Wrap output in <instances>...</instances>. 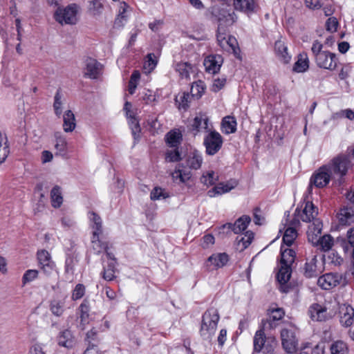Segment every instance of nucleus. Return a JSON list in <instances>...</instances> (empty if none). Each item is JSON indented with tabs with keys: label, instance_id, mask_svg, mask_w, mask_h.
I'll use <instances>...</instances> for the list:
<instances>
[{
	"label": "nucleus",
	"instance_id": "35",
	"mask_svg": "<svg viewBox=\"0 0 354 354\" xmlns=\"http://www.w3.org/2000/svg\"><path fill=\"white\" fill-rule=\"evenodd\" d=\"M128 8L129 6L124 1L120 3L119 13L114 22L115 27L120 28L124 26V23L127 21V17L125 13Z\"/></svg>",
	"mask_w": 354,
	"mask_h": 354
},
{
	"label": "nucleus",
	"instance_id": "10",
	"mask_svg": "<svg viewBox=\"0 0 354 354\" xmlns=\"http://www.w3.org/2000/svg\"><path fill=\"white\" fill-rule=\"evenodd\" d=\"M317 65L319 68L333 71L337 66L336 57L334 53L323 51L315 57Z\"/></svg>",
	"mask_w": 354,
	"mask_h": 354
},
{
	"label": "nucleus",
	"instance_id": "16",
	"mask_svg": "<svg viewBox=\"0 0 354 354\" xmlns=\"http://www.w3.org/2000/svg\"><path fill=\"white\" fill-rule=\"evenodd\" d=\"M354 322V308L350 305H343L339 308V322L344 327L351 326Z\"/></svg>",
	"mask_w": 354,
	"mask_h": 354
},
{
	"label": "nucleus",
	"instance_id": "37",
	"mask_svg": "<svg viewBox=\"0 0 354 354\" xmlns=\"http://www.w3.org/2000/svg\"><path fill=\"white\" fill-rule=\"evenodd\" d=\"M331 354H348V348L342 340L334 342L330 347Z\"/></svg>",
	"mask_w": 354,
	"mask_h": 354
},
{
	"label": "nucleus",
	"instance_id": "20",
	"mask_svg": "<svg viewBox=\"0 0 354 354\" xmlns=\"http://www.w3.org/2000/svg\"><path fill=\"white\" fill-rule=\"evenodd\" d=\"M222 59L220 56L210 55L204 61V66L206 71L215 74L217 73L221 68Z\"/></svg>",
	"mask_w": 354,
	"mask_h": 354
},
{
	"label": "nucleus",
	"instance_id": "27",
	"mask_svg": "<svg viewBox=\"0 0 354 354\" xmlns=\"http://www.w3.org/2000/svg\"><path fill=\"white\" fill-rule=\"evenodd\" d=\"M236 120L233 116H225L222 120V131L225 134L233 133L236 131Z\"/></svg>",
	"mask_w": 354,
	"mask_h": 354
},
{
	"label": "nucleus",
	"instance_id": "3",
	"mask_svg": "<svg viewBox=\"0 0 354 354\" xmlns=\"http://www.w3.org/2000/svg\"><path fill=\"white\" fill-rule=\"evenodd\" d=\"M77 9L78 6L75 3H71L66 8L58 7L54 17L60 24H75L77 21Z\"/></svg>",
	"mask_w": 354,
	"mask_h": 354
},
{
	"label": "nucleus",
	"instance_id": "13",
	"mask_svg": "<svg viewBox=\"0 0 354 354\" xmlns=\"http://www.w3.org/2000/svg\"><path fill=\"white\" fill-rule=\"evenodd\" d=\"M318 214V209L312 202L306 203L305 207L301 212L298 208L295 209V216L300 218V219L306 223H310L315 219Z\"/></svg>",
	"mask_w": 354,
	"mask_h": 354
},
{
	"label": "nucleus",
	"instance_id": "9",
	"mask_svg": "<svg viewBox=\"0 0 354 354\" xmlns=\"http://www.w3.org/2000/svg\"><path fill=\"white\" fill-rule=\"evenodd\" d=\"M310 313L313 320L322 322L332 318L335 315V311L329 309L326 306L315 304L310 307Z\"/></svg>",
	"mask_w": 354,
	"mask_h": 354
},
{
	"label": "nucleus",
	"instance_id": "56",
	"mask_svg": "<svg viewBox=\"0 0 354 354\" xmlns=\"http://www.w3.org/2000/svg\"><path fill=\"white\" fill-rule=\"evenodd\" d=\"M39 266H40V269L42 270V272L46 275L49 276L53 272V271L55 270V265L54 262L52 261H48V263L46 262L44 264H40Z\"/></svg>",
	"mask_w": 354,
	"mask_h": 354
},
{
	"label": "nucleus",
	"instance_id": "12",
	"mask_svg": "<svg viewBox=\"0 0 354 354\" xmlns=\"http://www.w3.org/2000/svg\"><path fill=\"white\" fill-rule=\"evenodd\" d=\"M67 296L65 295H57L49 302V310L56 317H61L66 310Z\"/></svg>",
	"mask_w": 354,
	"mask_h": 354
},
{
	"label": "nucleus",
	"instance_id": "49",
	"mask_svg": "<svg viewBox=\"0 0 354 354\" xmlns=\"http://www.w3.org/2000/svg\"><path fill=\"white\" fill-rule=\"evenodd\" d=\"M254 234L252 231H247L244 234H240L236 236L237 243H251L254 240Z\"/></svg>",
	"mask_w": 354,
	"mask_h": 354
},
{
	"label": "nucleus",
	"instance_id": "43",
	"mask_svg": "<svg viewBox=\"0 0 354 354\" xmlns=\"http://www.w3.org/2000/svg\"><path fill=\"white\" fill-rule=\"evenodd\" d=\"M115 264L116 262L111 261L106 267L104 268L102 277L105 280L111 281L115 278Z\"/></svg>",
	"mask_w": 354,
	"mask_h": 354
},
{
	"label": "nucleus",
	"instance_id": "14",
	"mask_svg": "<svg viewBox=\"0 0 354 354\" xmlns=\"http://www.w3.org/2000/svg\"><path fill=\"white\" fill-rule=\"evenodd\" d=\"M91 226L93 229V236L91 243L100 242V235L102 232V221L100 216L94 212H90L88 214Z\"/></svg>",
	"mask_w": 354,
	"mask_h": 354
},
{
	"label": "nucleus",
	"instance_id": "33",
	"mask_svg": "<svg viewBox=\"0 0 354 354\" xmlns=\"http://www.w3.org/2000/svg\"><path fill=\"white\" fill-rule=\"evenodd\" d=\"M234 8L245 12H251L254 10V0H234Z\"/></svg>",
	"mask_w": 354,
	"mask_h": 354
},
{
	"label": "nucleus",
	"instance_id": "30",
	"mask_svg": "<svg viewBox=\"0 0 354 354\" xmlns=\"http://www.w3.org/2000/svg\"><path fill=\"white\" fill-rule=\"evenodd\" d=\"M308 68L309 60L307 54H299L297 61L294 64L293 71L297 73H304L306 71Z\"/></svg>",
	"mask_w": 354,
	"mask_h": 354
},
{
	"label": "nucleus",
	"instance_id": "40",
	"mask_svg": "<svg viewBox=\"0 0 354 354\" xmlns=\"http://www.w3.org/2000/svg\"><path fill=\"white\" fill-rule=\"evenodd\" d=\"M173 149L167 151L165 154V160L167 162H175L182 160V153L178 147H172Z\"/></svg>",
	"mask_w": 354,
	"mask_h": 354
},
{
	"label": "nucleus",
	"instance_id": "26",
	"mask_svg": "<svg viewBox=\"0 0 354 354\" xmlns=\"http://www.w3.org/2000/svg\"><path fill=\"white\" fill-rule=\"evenodd\" d=\"M183 140V136L179 131L171 130L165 136V140L169 147H178Z\"/></svg>",
	"mask_w": 354,
	"mask_h": 354
},
{
	"label": "nucleus",
	"instance_id": "32",
	"mask_svg": "<svg viewBox=\"0 0 354 354\" xmlns=\"http://www.w3.org/2000/svg\"><path fill=\"white\" fill-rule=\"evenodd\" d=\"M250 221V217L247 215L239 218L234 223H232L234 234H238L245 230Z\"/></svg>",
	"mask_w": 354,
	"mask_h": 354
},
{
	"label": "nucleus",
	"instance_id": "15",
	"mask_svg": "<svg viewBox=\"0 0 354 354\" xmlns=\"http://www.w3.org/2000/svg\"><path fill=\"white\" fill-rule=\"evenodd\" d=\"M292 273L290 266L280 264L279 271L277 274V279L279 283V290L282 292H288L289 287L287 283L289 281Z\"/></svg>",
	"mask_w": 354,
	"mask_h": 354
},
{
	"label": "nucleus",
	"instance_id": "25",
	"mask_svg": "<svg viewBox=\"0 0 354 354\" xmlns=\"http://www.w3.org/2000/svg\"><path fill=\"white\" fill-rule=\"evenodd\" d=\"M175 70L182 79H189L190 73H194V66L189 62H178L175 65Z\"/></svg>",
	"mask_w": 354,
	"mask_h": 354
},
{
	"label": "nucleus",
	"instance_id": "61",
	"mask_svg": "<svg viewBox=\"0 0 354 354\" xmlns=\"http://www.w3.org/2000/svg\"><path fill=\"white\" fill-rule=\"evenodd\" d=\"M323 45L318 41L315 40L312 46L311 51L315 57H316L318 54L322 53L324 50H322Z\"/></svg>",
	"mask_w": 354,
	"mask_h": 354
},
{
	"label": "nucleus",
	"instance_id": "38",
	"mask_svg": "<svg viewBox=\"0 0 354 354\" xmlns=\"http://www.w3.org/2000/svg\"><path fill=\"white\" fill-rule=\"evenodd\" d=\"M52 205L54 207H59L63 202V198L60 187L58 186L54 187L50 192Z\"/></svg>",
	"mask_w": 354,
	"mask_h": 354
},
{
	"label": "nucleus",
	"instance_id": "31",
	"mask_svg": "<svg viewBox=\"0 0 354 354\" xmlns=\"http://www.w3.org/2000/svg\"><path fill=\"white\" fill-rule=\"evenodd\" d=\"M63 128L66 132L73 131L76 126L75 118L73 113L71 110L66 111L63 115Z\"/></svg>",
	"mask_w": 354,
	"mask_h": 354
},
{
	"label": "nucleus",
	"instance_id": "24",
	"mask_svg": "<svg viewBox=\"0 0 354 354\" xmlns=\"http://www.w3.org/2000/svg\"><path fill=\"white\" fill-rule=\"evenodd\" d=\"M290 245H286V247ZM295 254L296 253L292 249L285 248L284 245H281L280 264L291 266L294 262Z\"/></svg>",
	"mask_w": 354,
	"mask_h": 354
},
{
	"label": "nucleus",
	"instance_id": "50",
	"mask_svg": "<svg viewBox=\"0 0 354 354\" xmlns=\"http://www.w3.org/2000/svg\"><path fill=\"white\" fill-rule=\"evenodd\" d=\"M39 272L37 270H28L25 272L22 277V283L24 286L30 283L38 277Z\"/></svg>",
	"mask_w": 354,
	"mask_h": 354
},
{
	"label": "nucleus",
	"instance_id": "55",
	"mask_svg": "<svg viewBox=\"0 0 354 354\" xmlns=\"http://www.w3.org/2000/svg\"><path fill=\"white\" fill-rule=\"evenodd\" d=\"M225 83H226V79L225 77L215 78L213 80V83H212V85L211 90L213 92L216 93V92L219 91L221 88H223V86H225Z\"/></svg>",
	"mask_w": 354,
	"mask_h": 354
},
{
	"label": "nucleus",
	"instance_id": "59",
	"mask_svg": "<svg viewBox=\"0 0 354 354\" xmlns=\"http://www.w3.org/2000/svg\"><path fill=\"white\" fill-rule=\"evenodd\" d=\"M232 233H234V230L232 223H227L218 228V234L221 235H228L231 234Z\"/></svg>",
	"mask_w": 354,
	"mask_h": 354
},
{
	"label": "nucleus",
	"instance_id": "62",
	"mask_svg": "<svg viewBox=\"0 0 354 354\" xmlns=\"http://www.w3.org/2000/svg\"><path fill=\"white\" fill-rule=\"evenodd\" d=\"M306 7L313 10H317L322 7V3L319 0H305Z\"/></svg>",
	"mask_w": 354,
	"mask_h": 354
},
{
	"label": "nucleus",
	"instance_id": "58",
	"mask_svg": "<svg viewBox=\"0 0 354 354\" xmlns=\"http://www.w3.org/2000/svg\"><path fill=\"white\" fill-rule=\"evenodd\" d=\"M37 259L39 265L46 262L52 261L49 252L46 250H40L37 252Z\"/></svg>",
	"mask_w": 354,
	"mask_h": 354
},
{
	"label": "nucleus",
	"instance_id": "47",
	"mask_svg": "<svg viewBox=\"0 0 354 354\" xmlns=\"http://www.w3.org/2000/svg\"><path fill=\"white\" fill-rule=\"evenodd\" d=\"M66 141L62 137H57L56 138L55 149L57 150L56 155L64 156L66 152Z\"/></svg>",
	"mask_w": 354,
	"mask_h": 354
},
{
	"label": "nucleus",
	"instance_id": "11",
	"mask_svg": "<svg viewBox=\"0 0 354 354\" xmlns=\"http://www.w3.org/2000/svg\"><path fill=\"white\" fill-rule=\"evenodd\" d=\"M230 257L225 252H219L212 254L208 257L206 267L209 270H215L227 265Z\"/></svg>",
	"mask_w": 354,
	"mask_h": 354
},
{
	"label": "nucleus",
	"instance_id": "6",
	"mask_svg": "<svg viewBox=\"0 0 354 354\" xmlns=\"http://www.w3.org/2000/svg\"><path fill=\"white\" fill-rule=\"evenodd\" d=\"M297 328L293 325L283 328L281 330V339L283 348L287 353H293L297 350V339L295 335Z\"/></svg>",
	"mask_w": 354,
	"mask_h": 354
},
{
	"label": "nucleus",
	"instance_id": "4",
	"mask_svg": "<svg viewBox=\"0 0 354 354\" xmlns=\"http://www.w3.org/2000/svg\"><path fill=\"white\" fill-rule=\"evenodd\" d=\"M223 143V137L216 131H210L205 136L203 139L205 152L209 156H214L221 149Z\"/></svg>",
	"mask_w": 354,
	"mask_h": 354
},
{
	"label": "nucleus",
	"instance_id": "29",
	"mask_svg": "<svg viewBox=\"0 0 354 354\" xmlns=\"http://www.w3.org/2000/svg\"><path fill=\"white\" fill-rule=\"evenodd\" d=\"M339 222L343 225L354 222V211L351 207H345L340 209L338 214Z\"/></svg>",
	"mask_w": 354,
	"mask_h": 354
},
{
	"label": "nucleus",
	"instance_id": "34",
	"mask_svg": "<svg viewBox=\"0 0 354 354\" xmlns=\"http://www.w3.org/2000/svg\"><path fill=\"white\" fill-rule=\"evenodd\" d=\"M192 129L199 132L202 130L208 129V118L206 115L200 114L196 115L192 124Z\"/></svg>",
	"mask_w": 354,
	"mask_h": 354
},
{
	"label": "nucleus",
	"instance_id": "21",
	"mask_svg": "<svg viewBox=\"0 0 354 354\" xmlns=\"http://www.w3.org/2000/svg\"><path fill=\"white\" fill-rule=\"evenodd\" d=\"M203 161L202 154L196 150L190 152L186 158V165L191 169L197 170L200 169Z\"/></svg>",
	"mask_w": 354,
	"mask_h": 354
},
{
	"label": "nucleus",
	"instance_id": "39",
	"mask_svg": "<svg viewBox=\"0 0 354 354\" xmlns=\"http://www.w3.org/2000/svg\"><path fill=\"white\" fill-rule=\"evenodd\" d=\"M80 311V318L81 320V323L82 324H85L88 322V319L89 317V301L86 299H84L82 303L80 304L79 307Z\"/></svg>",
	"mask_w": 354,
	"mask_h": 354
},
{
	"label": "nucleus",
	"instance_id": "36",
	"mask_svg": "<svg viewBox=\"0 0 354 354\" xmlns=\"http://www.w3.org/2000/svg\"><path fill=\"white\" fill-rule=\"evenodd\" d=\"M218 180V176L214 171H207L203 174L200 181L207 187L214 185Z\"/></svg>",
	"mask_w": 354,
	"mask_h": 354
},
{
	"label": "nucleus",
	"instance_id": "22",
	"mask_svg": "<svg viewBox=\"0 0 354 354\" xmlns=\"http://www.w3.org/2000/svg\"><path fill=\"white\" fill-rule=\"evenodd\" d=\"M236 181H230L227 183H219L212 189L208 191L207 194L209 197H214L216 195H221L229 192L236 186Z\"/></svg>",
	"mask_w": 354,
	"mask_h": 354
},
{
	"label": "nucleus",
	"instance_id": "41",
	"mask_svg": "<svg viewBox=\"0 0 354 354\" xmlns=\"http://www.w3.org/2000/svg\"><path fill=\"white\" fill-rule=\"evenodd\" d=\"M304 274L308 278L317 277L319 274V271L317 270L315 258H313L310 262H307L305 264Z\"/></svg>",
	"mask_w": 354,
	"mask_h": 354
},
{
	"label": "nucleus",
	"instance_id": "48",
	"mask_svg": "<svg viewBox=\"0 0 354 354\" xmlns=\"http://www.w3.org/2000/svg\"><path fill=\"white\" fill-rule=\"evenodd\" d=\"M168 197V194L163 189L159 187H154L150 194V198L152 201L164 199Z\"/></svg>",
	"mask_w": 354,
	"mask_h": 354
},
{
	"label": "nucleus",
	"instance_id": "64",
	"mask_svg": "<svg viewBox=\"0 0 354 354\" xmlns=\"http://www.w3.org/2000/svg\"><path fill=\"white\" fill-rule=\"evenodd\" d=\"M351 71V67L349 65L344 66V67H342V68L341 69V71L339 73V77L341 80L346 79L348 77Z\"/></svg>",
	"mask_w": 354,
	"mask_h": 354
},
{
	"label": "nucleus",
	"instance_id": "53",
	"mask_svg": "<svg viewBox=\"0 0 354 354\" xmlns=\"http://www.w3.org/2000/svg\"><path fill=\"white\" fill-rule=\"evenodd\" d=\"M62 102L61 101V95L59 92H57L55 95V100L53 104V108L55 110V113L57 117H60L62 113Z\"/></svg>",
	"mask_w": 354,
	"mask_h": 354
},
{
	"label": "nucleus",
	"instance_id": "57",
	"mask_svg": "<svg viewBox=\"0 0 354 354\" xmlns=\"http://www.w3.org/2000/svg\"><path fill=\"white\" fill-rule=\"evenodd\" d=\"M339 22L335 17H330L326 22V30L331 32L337 31Z\"/></svg>",
	"mask_w": 354,
	"mask_h": 354
},
{
	"label": "nucleus",
	"instance_id": "63",
	"mask_svg": "<svg viewBox=\"0 0 354 354\" xmlns=\"http://www.w3.org/2000/svg\"><path fill=\"white\" fill-rule=\"evenodd\" d=\"M339 117H345L351 120L354 119V112L351 109H344L336 113Z\"/></svg>",
	"mask_w": 354,
	"mask_h": 354
},
{
	"label": "nucleus",
	"instance_id": "5",
	"mask_svg": "<svg viewBox=\"0 0 354 354\" xmlns=\"http://www.w3.org/2000/svg\"><path fill=\"white\" fill-rule=\"evenodd\" d=\"M212 15L216 17L219 22L218 28L217 39L220 41L225 39V37L221 33L222 26H228L232 25L236 21V17L234 12H230L225 9L214 8Z\"/></svg>",
	"mask_w": 354,
	"mask_h": 354
},
{
	"label": "nucleus",
	"instance_id": "1",
	"mask_svg": "<svg viewBox=\"0 0 354 354\" xmlns=\"http://www.w3.org/2000/svg\"><path fill=\"white\" fill-rule=\"evenodd\" d=\"M350 165L349 158L343 154L335 157L328 165L321 167L310 178L308 190L313 185L318 188L326 186L330 179H335L339 184L343 183V177L346 174Z\"/></svg>",
	"mask_w": 354,
	"mask_h": 354
},
{
	"label": "nucleus",
	"instance_id": "54",
	"mask_svg": "<svg viewBox=\"0 0 354 354\" xmlns=\"http://www.w3.org/2000/svg\"><path fill=\"white\" fill-rule=\"evenodd\" d=\"M153 53H149L147 56V60L145 61L144 67L145 69H148L149 72L152 71L157 64V60L155 59Z\"/></svg>",
	"mask_w": 354,
	"mask_h": 354
},
{
	"label": "nucleus",
	"instance_id": "2",
	"mask_svg": "<svg viewBox=\"0 0 354 354\" xmlns=\"http://www.w3.org/2000/svg\"><path fill=\"white\" fill-rule=\"evenodd\" d=\"M218 310L210 308L203 315L200 334L205 339H209L214 335L219 320Z\"/></svg>",
	"mask_w": 354,
	"mask_h": 354
},
{
	"label": "nucleus",
	"instance_id": "19",
	"mask_svg": "<svg viewBox=\"0 0 354 354\" xmlns=\"http://www.w3.org/2000/svg\"><path fill=\"white\" fill-rule=\"evenodd\" d=\"M274 53L277 57L284 64H288L291 59V55L288 51V47L283 41L279 39L274 43Z\"/></svg>",
	"mask_w": 354,
	"mask_h": 354
},
{
	"label": "nucleus",
	"instance_id": "23",
	"mask_svg": "<svg viewBox=\"0 0 354 354\" xmlns=\"http://www.w3.org/2000/svg\"><path fill=\"white\" fill-rule=\"evenodd\" d=\"M57 343L59 346L66 348H72L75 344V339L72 333L69 330H64L61 331L57 337Z\"/></svg>",
	"mask_w": 354,
	"mask_h": 354
},
{
	"label": "nucleus",
	"instance_id": "44",
	"mask_svg": "<svg viewBox=\"0 0 354 354\" xmlns=\"http://www.w3.org/2000/svg\"><path fill=\"white\" fill-rule=\"evenodd\" d=\"M104 6L100 0L89 1L88 10L94 16H99L103 12Z\"/></svg>",
	"mask_w": 354,
	"mask_h": 354
},
{
	"label": "nucleus",
	"instance_id": "18",
	"mask_svg": "<svg viewBox=\"0 0 354 354\" xmlns=\"http://www.w3.org/2000/svg\"><path fill=\"white\" fill-rule=\"evenodd\" d=\"M102 71V65L95 59L88 58L86 60L84 76L91 79H97Z\"/></svg>",
	"mask_w": 354,
	"mask_h": 354
},
{
	"label": "nucleus",
	"instance_id": "51",
	"mask_svg": "<svg viewBox=\"0 0 354 354\" xmlns=\"http://www.w3.org/2000/svg\"><path fill=\"white\" fill-rule=\"evenodd\" d=\"M85 294V287L82 283H78L75 286L73 290L71 299L73 301L80 299Z\"/></svg>",
	"mask_w": 354,
	"mask_h": 354
},
{
	"label": "nucleus",
	"instance_id": "52",
	"mask_svg": "<svg viewBox=\"0 0 354 354\" xmlns=\"http://www.w3.org/2000/svg\"><path fill=\"white\" fill-rule=\"evenodd\" d=\"M270 322L272 321H278L281 319L285 313L282 308H277L273 309H270Z\"/></svg>",
	"mask_w": 354,
	"mask_h": 354
},
{
	"label": "nucleus",
	"instance_id": "28",
	"mask_svg": "<svg viewBox=\"0 0 354 354\" xmlns=\"http://www.w3.org/2000/svg\"><path fill=\"white\" fill-rule=\"evenodd\" d=\"M182 165L176 166L175 170L171 173L172 179L174 181L179 180L180 183H185L192 177L190 171L181 169Z\"/></svg>",
	"mask_w": 354,
	"mask_h": 354
},
{
	"label": "nucleus",
	"instance_id": "17",
	"mask_svg": "<svg viewBox=\"0 0 354 354\" xmlns=\"http://www.w3.org/2000/svg\"><path fill=\"white\" fill-rule=\"evenodd\" d=\"M340 277L337 274L327 273L319 277L317 284L324 290H329L339 283Z\"/></svg>",
	"mask_w": 354,
	"mask_h": 354
},
{
	"label": "nucleus",
	"instance_id": "7",
	"mask_svg": "<svg viewBox=\"0 0 354 354\" xmlns=\"http://www.w3.org/2000/svg\"><path fill=\"white\" fill-rule=\"evenodd\" d=\"M322 224L319 221L309 225L307 231L308 241L310 243H331L333 240L330 234L322 236Z\"/></svg>",
	"mask_w": 354,
	"mask_h": 354
},
{
	"label": "nucleus",
	"instance_id": "45",
	"mask_svg": "<svg viewBox=\"0 0 354 354\" xmlns=\"http://www.w3.org/2000/svg\"><path fill=\"white\" fill-rule=\"evenodd\" d=\"M298 233L294 227H288L283 236L282 243H294Z\"/></svg>",
	"mask_w": 354,
	"mask_h": 354
},
{
	"label": "nucleus",
	"instance_id": "46",
	"mask_svg": "<svg viewBox=\"0 0 354 354\" xmlns=\"http://www.w3.org/2000/svg\"><path fill=\"white\" fill-rule=\"evenodd\" d=\"M140 79V73L138 71H134L131 75L129 82V92L130 94H133L137 88L138 83Z\"/></svg>",
	"mask_w": 354,
	"mask_h": 354
},
{
	"label": "nucleus",
	"instance_id": "60",
	"mask_svg": "<svg viewBox=\"0 0 354 354\" xmlns=\"http://www.w3.org/2000/svg\"><path fill=\"white\" fill-rule=\"evenodd\" d=\"M3 136L0 133V164L6 160L8 153L6 146L3 145Z\"/></svg>",
	"mask_w": 354,
	"mask_h": 354
},
{
	"label": "nucleus",
	"instance_id": "42",
	"mask_svg": "<svg viewBox=\"0 0 354 354\" xmlns=\"http://www.w3.org/2000/svg\"><path fill=\"white\" fill-rule=\"evenodd\" d=\"M129 124L131 129V133L135 140H137L140 138V133L141 131L139 122L137 118H135L133 115H129Z\"/></svg>",
	"mask_w": 354,
	"mask_h": 354
},
{
	"label": "nucleus",
	"instance_id": "8",
	"mask_svg": "<svg viewBox=\"0 0 354 354\" xmlns=\"http://www.w3.org/2000/svg\"><path fill=\"white\" fill-rule=\"evenodd\" d=\"M266 339L267 338L263 328L258 330L255 333L253 339L254 351L259 353L263 350L264 353H272L274 351V347L276 345V342L274 339H273L271 344L268 343L266 344Z\"/></svg>",
	"mask_w": 354,
	"mask_h": 354
}]
</instances>
